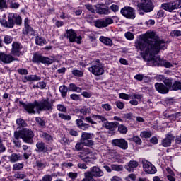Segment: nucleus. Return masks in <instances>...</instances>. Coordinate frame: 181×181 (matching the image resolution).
<instances>
[{"label":"nucleus","mask_w":181,"mask_h":181,"mask_svg":"<svg viewBox=\"0 0 181 181\" xmlns=\"http://www.w3.org/2000/svg\"><path fill=\"white\" fill-rule=\"evenodd\" d=\"M135 47L138 50L144 52V59L146 60L148 66H163L167 69L173 67L170 62L166 60H162L159 57H156L160 50H165L166 42L159 38H153L150 34L141 37L136 41Z\"/></svg>","instance_id":"f257e3e1"},{"label":"nucleus","mask_w":181,"mask_h":181,"mask_svg":"<svg viewBox=\"0 0 181 181\" xmlns=\"http://www.w3.org/2000/svg\"><path fill=\"white\" fill-rule=\"evenodd\" d=\"M17 132H18L21 139H22L23 142L25 144H28V145H33L35 144V141L33 140V138H35V132H33L31 129L23 128L20 131H17Z\"/></svg>","instance_id":"f03ea898"},{"label":"nucleus","mask_w":181,"mask_h":181,"mask_svg":"<svg viewBox=\"0 0 181 181\" xmlns=\"http://www.w3.org/2000/svg\"><path fill=\"white\" fill-rule=\"evenodd\" d=\"M1 23L4 28H12L16 25H21L22 23V18L19 15L13 13H10L8 16V21L6 20H1Z\"/></svg>","instance_id":"7ed1b4c3"},{"label":"nucleus","mask_w":181,"mask_h":181,"mask_svg":"<svg viewBox=\"0 0 181 181\" xmlns=\"http://www.w3.org/2000/svg\"><path fill=\"white\" fill-rule=\"evenodd\" d=\"M86 175L90 181H97L94 177H103L104 172L100 168L94 166L90 168V171L86 172Z\"/></svg>","instance_id":"20e7f679"},{"label":"nucleus","mask_w":181,"mask_h":181,"mask_svg":"<svg viewBox=\"0 0 181 181\" xmlns=\"http://www.w3.org/2000/svg\"><path fill=\"white\" fill-rule=\"evenodd\" d=\"M35 105L38 111H52L53 110V103L49 101V99H43L40 102L35 100Z\"/></svg>","instance_id":"39448f33"},{"label":"nucleus","mask_w":181,"mask_h":181,"mask_svg":"<svg viewBox=\"0 0 181 181\" xmlns=\"http://www.w3.org/2000/svg\"><path fill=\"white\" fill-rule=\"evenodd\" d=\"M180 7L181 1L179 0L163 3L161 4L162 9H164V11H166L167 12H173L175 9H180Z\"/></svg>","instance_id":"423d86ee"},{"label":"nucleus","mask_w":181,"mask_h":181,"mask_svg":"<svg viewBox=\"0 0 181 181\" xmlns=\"http://www.w3.org/2000/svg\"><path fill=\"white\" fill-rule=\"evenodd\" d=\"M33 63H42V64H52V63H54V59L43 57L42 54L36 53L33 57Z\"/></svg>","instance_id":"0eeeda50"},{"label":"nucleus","mask_w":181,"mask_h":181,"mask_svg":"<svg viewBox=\"0 0 181 181\" xmlns=\"http://www.w3.org/2000/svg\"><path fill=\"white\" fill-rule=\"evenodd\" d=\"M138 8L144 11V12H152L155 6L151 0H141L138 4Z\"/></svg>","instance_id":"6e6552de"},{"label":"nucleus","mask_w":181,"mask_h":181,"mask_svg":"<svg viewBox=\"0 0 181 181\" xmlns=\"http://www.w3.org/2000/svg\"><path fill=\"white\" fill-rule=\"evenodd\" d=\"M90 73H92L93 76H103L104 74V66L101 64H95L88 68Z\"/></svg>","instance_id":"1a4fd4ad"},{"label":"nucleus","mask_w":181,"mask_h":181,"mask_svg":"<svg viewBox=\"0 0 181 181\" xmlns=\"http://www.w3.org/2000/svg\"><path fill=\"white\" fill-rule=\"evenodd\" d=\"M111 144L112 146H117L123 151L128 149V141L125 139H115L112 140Z\"/></svg>","instance_id":"9d476101"},{"label":"nucleus","mask_w":181,"mask_h":181,"mask_svg":"<svg viewBox=\"0 0 181 181\" xmlns=\"http://www.w3.org/2000/svg\"><path fill=\"white\" fill-rule=\"evenodd\" d=\"M142 165H143V169L144 171L146 172V173H148L150 175H154V173H156L157 170L156 168L154 167L151 162L144 160L142 161Z\"/></svg>","instance_id":"9b49d317"},{"label":"nucleus","mask_w":181,"mask_h":181,"mask_svg":"<svg viewBox=\"0 0 181 181\" xmlns=\"http://www.w3.org/2000/svg\"><path fill=\"white\" fill-rule=\"evenodd\" d=\"M120 13L127 19H135V11H134V8L132 7H124L121 9Z\"/></svg>","instance_id":"f8f14e48"},{"label":"nucleus","mask_w":181,"mask_h":181,"mask_svg":"<svg viewBox=\"0 0 181 181\" xmlns=\"http://www.w3.org/2000/svg\"><path fill=\"white\" fill-rule=\"evenodd\" d=\"M114 23V20L111 18H106L105 19L103 20H97L95 23V26L96 28H107L108 25H111Z\"/></svg>","instance_id":"ddd939ff"},{"label":"nucleus","mask_w":181,"mask_h":181,"mask_svg":"<svg viewBox=\"0 0 181 181\" xmlns=\"http://www.w3.org/2000/svg\"><path fill=\"white\" fill-rule=\"evenodd\" d=\"M19 104L20 105H23V107L28 114H35L36 112L35 111L36 101H35L34 103H25L22 101H19Z\"/></svg>","instance_id":"4468645a"},{"label":"nucleus","mask_w":181,"mask_h":181,"mask_svg":"<svg viewBox=\"0 0 181 181\" xmlns=\"http://www.w3.org/2000/svg\"><path fill=\"white\" fill-rule=\"evenodd\" d=\"M22 45L18 42H14L12 44V49H11V53L13 56H17L19 57L21 54H22V52L21 50H22Z\"/></svg>","instance_id":"2eb2a0df"},{"label":"nucleus","mask_w":181,"mask_h":181,"mask_svg":"<svg viewBox=\"0 0 181 181\" xmlns=\"http://www.w3.org/2000/svg\"><path fill=\"white\" fill-rule=\"evenodd\" d=\"M14 60L16 59L12 55L0 52V62H2L4 64H9V63H12Z\"/></svg>","instance_id":"dca6fc26"},{"label":"nucleus","mask_w":181,"mask_h":181,"mask_svg":"<svg viewBox=\"0 0 181 181\" xmlns=\"http://www.w3.org/2000/svg\"><path fill=\"white\" fill-rule=\"evenodd\" d=\"M155 88L160 94H168L170 89L162 83H155Z\"/></svg>","instance_id":"f3484780"},{"label":"nucleus","mask_w":181,"mask_h":181,"mask_svg":"<svg viewBox=\"0 0 181 181\" xmlns=\"http://www.w3.org/2000/svg\"><path fill=\"white\" fill-rule=\"evenodd\" d=\"M172 141H175V136L172 134H168L165 138L162 140L161 145L164 148H168L172 145Z\"/></svg>","instance_id":"a211bd4d"},{"label":"nucleus","mask_w":181,"mask_h":181,"mask_svg":"<svg viewBox=\"0 0 181 181\" xmlns=\"http://www.w3.org/2000/svg\"><path fill=\"white\" fill-rule=\"evenodd\" d=\"M36 152H37L38 153H46V152H48L49 151V148H47V145H46V144H45V142L43 141H38L36 144V149H35Z\"/></svg>","instance_id":"6ab92c4d"},{"label":"nucleus","mask_w":181,"mask_h":181,"mask_svg":"<svg viewBox=\"0 0 181 181\" xmlns=\"http://www.w3.org/2000/svg\"><path fill=\"white\" fill-rule=\"evenodd\" d=\"M119 125V123L117 122H109L107 121L103 124V127L106 128V129H109V131H115L117 129V127Z\"/></svg>","instance_id":"aec40b11"},{"label":"nucleus","mask_w":181,"mask_h":181,"mask_svg":"<svg viewBox=\"0 0 181 181\" xmlns=\"http://www.w3.org/2000/svg\"><path fill=\"white\" fill-rule=\"evenodd\" d=\"M9 162L11 163H16V162H19V160H22V156L19 153H13L8 157Z\"/></svg>","instance_id":"412c9836"},{"label":"nucleus","mask_w":181,"mask_h":181,"mask_svg":"<svg viewBox=\"0 0 181 181\" xmlns=\"http://www.w3.org/2000/svg\"><path fill=\"white\" fill-rule=\"evenodd\" d=\"M14 139H13V144H14L16 148H21V134H19V132L18 131L14 132L13 134Z\"/></svg>","instance_id":"4be33fe9"},{"label":"nucleus","mask_w":181,"mask_h":181,"mask_svg":"<svg viewBox=\"0 0 181 181\" xmlns=\"http://www.w3.org/2000/svg\"><path fill=\"white\" fill-rule=\"evenodd\" d=\"M96 8V12L97 13H99V15H108L110 13V9H108V7L104 8L101 5H97L95 6Z\"/></svg>","instance_id":"5701e85b"},{"label":"nucleus","mask_w":181,"mask_h":181,"mask_svg":"<svg viewBox=\"0 0 181 181\" xmlns=\"http://www.w3.org/2000/svg\"><path fill=\"white\" fill-rule=\"evenodd\" d=\"M29 148H30L29 146L26 144H23L22 146L23 151H25L23 156L25 160H28V159H29V157L32 156V151L28 150Z\"/></svg>","instance_id":"b1692460"},{"label":"nucleus","mask_w":181,"mask_h":181,"mask_svg":"<svg viewBox=\"0 0 181 181\" xmlns=\"http://www.w3.org/2000/svg\"><path fill=\"white\" fill-rule=\"evenodd\" d=\"M40 80V76H37V75H28L24 77L23 81V83H28V81H39Z\"/></svg>","instance_id":"393cba45"},{"label":"nucleus","mask_w":181,"mask_h":181,"mask_svg":"<svg viewBox=\"0 0 181 181\" xmlns=\"http://www.w3.org/2000/svg\"><path fill=\"white\" fill-rule=\"evenodd\" d=\"M76 124L78 128L83 129V131H87V129L90 128V124L84 123V122L81 119H76Z\"/></svg>","instance_id":"a878e982"},{"label":"nucleus","mask_w":181,"mask_h":181,"mask_svg":"<svg viewBox=\"0 0 181 181\" xmlns=\"http://www.w3.org/2000/svg\"><path fill=\"white\" fill-rule=\"evenodd\" d=\"M40 138H42V139H44L45 142H47V144H50V142L53 141V137L52 136V135L46 132H41V133L40 134Z\"/></svg>","instance_id":"bb28decb"},{"label":"nucleus","mask_w":181,"mask_h":181,"mask_svg":"<svg viewBox=\"0 0 181 181\" xmlns=\"http://www.w3.org/2000/svg\"><path fill=\"white\" fill-rule=\"evenodd\" d=\"M66 35L67 38L69 40L70 42H71L72 43L74 42H76V36H77V34H76V32H74V30H67Z\"/></svg>","instance_id":"cd10ccee"},{"label":"nucleus","mask_w":181,"mask_h":181,"mask_svg":"<svg viewBox=\"0 0 181 181\" xmlns=\"http://www.w3.org/2000/svg\"><path fill=\"white\" fill-rule=\"evenodd\" d=\"M139 165V164L138 163V162L135 160H132L128 163L126 169L127 170H128V172H134V169H135V168H138Z\"/></svg>","instance_id":"c85d7f7f"},{"label":"nucleus","mask_w":181,"mask_h":181,"mask_svg":"<svg viewBox=\"0 0 181 181\" xmlns=\"http://www.w3.org/2000/svg\"><path fill=\"white\" fill-rule=\"evenodd\" d=\"M100 42L106 45V46H112V40L107 37L101 36L99 38Z\"/></svg>","instance_id":"c756f323"},{"label":"nucleus","mask_w":181,"mask_h":181,"mask_svg":"<svg viewBox=\"0 0 181 181\" xmlns=\"http://www.w3.org/2000/svg\"><path fill=\"white\" fill-rule=\"evenodd\" d=\"M24 35H28V36H35V30L29 25H25V30L23 31Z\"/></svg>","instance_id":"7c9ffc66"},{"label":"nucleus","mask_w":181,"mask_h":181,"mask_svg":"<svg viewBox=\"0 0 181 181\" xmlns=\"http://www.w3.org/2000/svg\"><path fill=\"white\" fill-rule=\"evenodd\" d=\"M69 91H75L76 93H81V88L77 87L74 83H70L68 87Z\"/></svg>","instance_id":"2f4dec72"},{"label":"nucleus","mask_w":181,"mask_h":181,"mask_svg":"<svg viewBox=\"0 0 181 181\" xmlns=\"http://www.w3.org/2000/svg\"><path fill=\"white\" fill-rule=\"evenodd\" d=\"M163 84L170 90L173 87V79L172 78H165Z\"/></svg>","instance_id":"473e14b6"},{"label":"nucleus","mask_w":181,"mask_h":181,"mask_svg":"<svg viewBox=\"0 0 181 181\" xmlns=\"http://www.w3.org/2000/svg\"><path fill=\"white\" fill-rule=\"evenodd\" d=\"M69 91V88L66 86V85L61 86L59 87V92L61 93V95L63 98L67 97V92Z\"/></svg>","instance_id":"72a5a7b5"},{"label":"nucleus","mask_w":181,"mask_h":181,"mask_svg":"<svg viewBox=\"0 0 181 181\" xmlns=\"http://www.w3.org/2000/svg\"><path fill=\"white\" fill-rule=\"evenodd\" d=\"M16 124L19 128H25V127H28V123L21 118L16 119Z\"/></svg>","instance_id":"f704fd0d"},{"label":"nucleus","mask_w":181,"mask_h":181,"mask_svg":"<svg viewBox=\"0 0 181 181\" xmlns=\"http://www.w3.org/2000/svg\"><path fill=\"white\" fill-rule=\"evenodd\" d=\"M92 118L95 119H98L99 121V122H104V124H105V122H107V119L103 117V116H101L100 115H93L92 116Z\"/></svg>","instance_id":"c9c22d12"},{"label":"nucleus","mask_w":181,"mask_h":181,"mask_svg":"<svg viewBox=\"0 0 181 181\" xmlns=\"http://www.w3.org/2000/svg\"><path fill=\"white\" fill-rule=\"evenodd\" d=\"M81 142L83 144L84 146H93L94 145V141L91 139H81Z\"/></svg>","instance_id":"e433bc0d"},{"label":"nucleus","mask_w":181,"mask_h":181,"mask_svg":"<svg viewBox=\"0 0 181 181\" xmlns=\"http://www.w3.org/2000/svg\"><path fill=\"white\" fill-rule=\"evenodd\" d=\"M24 166L23 163H16L13 165V170H22Z\"/></svg>","instance_id":"4c0bfd02"},{"label":"nucleus","mask_w":181,"mask_h":181,"mask_svg":"<svg viewBox=\"0 0 181 181\" xmlns=\"http://www.w3.org/2000/svg\"><path fill=\"white\" fill-rule=\"evenodd\" d=\"M94 138V134L83 132L81 139H93Z\"/></svg>","instance_id":"58836bf2"},{"label":"nucleus","mask_w":181,"mask_h":181,"mask_svg":"<svg viewBox=\"0 0 181 181\" xmlns=\"http://www.w3.org/2000/svg\"><path fill=\"white\" fill-rule=\"evenodd\" d=\"M112 170H115L116 172H121L124 170V166L122 165H115L113 164L111 165Z\"/></svg>","instance_id":"ea45409f"},{"label":"nucleus","mask_w":181,"mask_h":181,"mask_svg":"<svg viewBox=\"0 0 181 181\" xmlns=\"http://www.w3.org/2000/svg\"><path fill=\"white\" fill-rule=\"evenodd\" d=\"M118 131L121 134H123L124 135H125V134H127V132H128V129L127 128V127H125V125L119 124L118 126Z\"/></svg>","instance_id":"a19ab883"},{"label":"nucleus","mask_w":181,"mask_h":181,"mask_svg":"<svg viewBox=\"0 0 181 181\" xmlns=\"http://www.w3.org/2000/svg\"><path fill=\"white\" fill-rule=\"evenodd\" d=\"M58 117L59 118H61V119H64V121H70L71 119V116L69 115H64L63 113H59Z\"/></svg>","instance_id":"79ce46f5"},{"label":"nucleus","mask_w":181,"mask_h":181,"mask_svg":"<svg viewBox=\"0 0 181 181\" xmlns=\"http://www.w3.org/2000/svg\"><path fill=\"white\" fill-rule=\"evenodd\" d=\"M80 112L83 115H87V114H91V109L90 107H83V108L80 110Z\"/></svg>","instance_id":"37998d69"},{"label":"nucleus","mask_w":181,"mask_h":181,"mask_svg":"<svg viewBox=\"0 0 181 181\" xmlns=\"http://www.w3.org/2000/svg\"><path fill=\"white\" fill-rule=\"evenodd\" d=\"M140 136L141 138H151V136H152V132L146 131L141 132Z\"/></svg>","instance_id":"c03bdc74"},{"label":"nucleus","mask_w":181,"mask_h":181,"mask_svg":"<svg viewBox=\"0 0 181 181\" xmlns=\"http://www.w3.org/2000/svg\"><path fill=\"white\" fill-rule=\"evenodd\" d=\"M175 91H177V90H181V82L175 81L173 84V88Z\"/></svg>","instance_id":"a18cd8bd"},{"label":"nucleus","mask_w":181,"mask_h":181,"mask_svg":"<svg viewBox=\"0 0 181 181\" xmlns=\"http://www.w3.org/2000/svg\"><path fill=\"white\" fill-rule=\"evenodd\" d=\"M13 40V38L11 37V35H6L4 39V43L6 45H9L12 43V41Z\"/></svg>","instance_id":"49530a36"},{"label":"nucleus","mask_w":181,"mask_h":181,"mask_svg":"<svg viewBox=\"0 0 181 181\" xmlns=\"http://www.w3.org/2000/svg\"><path fill=\"white\" fill-rule=\"evenodd\" d=\"M72 74L74 76H76V77H83V76H84V73L83 72V71L80 70H73Z\"/></svg>","instance_id":"de8ad7c7"},{"label":"nucleus","mask_w":181,"mask_h":181,"mask_svg":"<svg viewBox=\"0 0 181 181\" xmlns=\"http://www.w3.org/2000/svg\"><path fill=\"white\" fill-rule=\"evenodd\" d=\"M68 177L69 179H71L72 180H76L78 176V173H74V172H70L67 174Z\"/></svg>","instance_id":"09e8293b"},{"label":"nucleus","mask_w":181,"mask_h":181,"mask_svg":"<svg viewBox=\"0 0 181 181\" xmlns=\"http://www.w3.org/2000/svg\"><path fill=\"white\" fill-rule=\"evenodd\" d=\"M168 118H170V119H177V118H179V119H181V112L173 114L168 116Z\"/></svg>","instance_id":"8fccbe9b"},{"label":"nucleus","mask_w":181,"mask_h":181,"mask_svg":"<svg viewBox=\"0 0 181 181\" xmlns=\"http://www.w3.org/2000/svg\"><path fill=\"white\" fill-rule=\"evenodd\" d=\"M57 110L60 112H67V108L62 104L57 105Z\"/></svg>","instance_id":"3c124183"},{"label":"nucleus","mask_w":181,"mask_h":181,"mask_svg":"<svg viewBox=\"0 0 181 181\" xmlns=\"http://www.w3.org/2000/svg\"><path fill=\"white\" fill-rule=\"evenodd\" d=\"M130 141H133V142H135L137 145L142 144V140H141V138L138 136H133V138L130 139Z\"/></svg>","instance_id":"603ef678"},{"label":"nucleus","mask_w":181,"mask_h":181,"mask_svg":"<svg viewBox=\"0 0 181 181\" xmlns=\"http://www.w3.org/2000/svg\"><path fill=\"white\" fill-rule=\"evenodd\" d=\"M35 121H36V122H37V124H38V125H40V127H45V125H46V122H45V120H43V119H42L40 117H36Z\"/></svg>","instance_id":"864d4df0"},{"label":"nucleus","mask_w":181,"mask_h":181,"mask_svg":"<svg viewBox=\"0 0 181 181\" xmlns=\"http://www.w3.org/2000/svg\"><path fill=\"white\" fill-rule=\"evenodd\" d=\"M124 36L126 37V39H127L128 40H134L135 36L134 35V33H131V32H127L124 34Z\"/></svg>","instance_id":"5fc2aeb1"},{"label":"nucleus","mask_w":181,"mask_h":181,"mask_svg":"<svg viewBox=\"0 0 181 181\" xmlns=\"http://www.w3.org/2000/svg\"><path fill=\"white\" fill-rule=\"evenodd\" d=\"M17 73H18V74H21V76H26V75H28V69H17Z\"/></svg>","instance_id":"6e6d98bb"},{"label":"nucleus","mask_w":181,"mask_h":181,"mask_svg":"<svg viewBox=\"0 0 181 181\" xmlns=\"http://www.w3.org/2000/svg\"><path fill=\"white\" fill-rule=\"evenodd\" d=\"M85 8H86V9H88V11H90V12H91L92 13H95V10L94 9V7H93V5L90 4H85Z\"/></svg>","instance_id":"4d7b16f0"},{"label":"nucleus","mask_w":181,"mask_h":181,"mask_svg":"<svg viewBox=\"0 0 181 181\" xmlns=\"http://www.w3.org/2000/svg\"><path fill=\"white\" fill-rule=\"evenodd\" d=\"M36 166L38 168V169H45V168H46V163L37 160L36 161Z\"/></svg>","instance_id":"13d9d810"},{"label":"nucleus","mask_w":181,"mask_h":181,"mask_svg":"<svg viewBox=\"0 0 181 181\" xmlns=\"http://www.w3.org/2000/svg\"><path fill=\"white\" fill-rule=\"evenodd\" d=\"M6 8H8L6 0H0V9H6Z\"/></svg>","instance_id":"bf43d9fd"},{"label":"nucleus","mask_w":181,"mask_h":181,"mask_svg":"<svg viewBox=\"0 0 181 181\" xmlns=\"http://www.w3.org/2000/svg\"><path fill=\"white\" fill-rule=\"evenodd\" d=\"M14 177H16V179H25L26 177V174L17 173L14 175Z\"/></svg>","instance_id":"052dcab7"},{"label":"nucleus","mask_w":181,"mask_h":181,"mask_svg":"<svg viewBox=\"0 0 181 181\" xmlns=\"http://www.w3.org/2000/svg\"><path fill=\"white\" fill-rule=\"evenodd\" d=\"M171 36H175L176 37L181 36V31L180 30H175L171 32L170 33Z\"/></svg>","instance_id":"680f3d73"},{"label":"nucleus","mask_w":181,"mask_h":181,"mask_svg":"<svg viewBox=\"0 0 181 181\" xmlns=\"http://www.w3.org/2000/svg\"><path fill=\"white\" fill-rule=\"evenodd\" d=\"M83 147L84 144L82 141L77 143L75 146L76 151H81V149H83Z\"/></svg>","instance_id":"e2e57ef3"},{"label":"nucleus","mask_w":181,"mask_h":181,"mask_svg":"<svg viewBox=\"0 0 181 181\" xmlns=\"http://www.w3.org/2000/svg\"><path fill=\"white\" fill-rule=\"evenodd\" d=\"M115 104L119 110H124V107H125V104L121 101H117L115 103Z\"/></svg>","instance_id":"0e129e2a"},{"label":"nucleus","mask_w":181,"mask_h":181,"mask_svg":"<svg viewBox=\"0 0 181 181\" xmlns=\"http://www.w3.org/2000/svg\"><path fill=\"white\" fill-rule=\"evenodd\" d=\"M102 108L106 111H111L112 107L111 105L106 103V104H103L102 105Z\"/></svg>","instance_id":"69168bd1"},{"label":"nucleus","mask_w":181,"mask_h":181,"mask_svg":"<svg viewBox=\"0 0 181 181\" xmlns=\"http://www.w3.org/2000/svg\"><path fill=\"white\" fill-rule=\"evenodd\" d=\"M37 88H46V83L44 81L42 82H39L37 85H36Z\"/></svg>","instance_id":"338daca9"},{"label":"nucleus","mask_w":181,"mask_h":181,"mask_svg":"<svg viewBox=\"0 0 181 181\" xmlns=\"http://www.w3.org/2000/svg\"><path fill=\"white\" fill-rule=\"evenodd\" d=\"M52 178L50 175H45L42 177V181H52Z\"/></svg>","instance_id":"774afa93"}]
</instances>
